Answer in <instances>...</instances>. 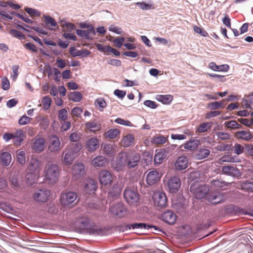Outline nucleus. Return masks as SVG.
<instances>
[{
  "instance_id": "nucleus-9",
  "label": "nucleus",
  "mask_w": 253,
  "mask_h": 253,
  "mask_svg": "<svg viewBox=\"0 0 253 253\" xmlns=\"http://www.w3.org/2000/svg\"><path fill=\"white\" fill-rule=\"evenodd\" d=\"M181 186V180L176 176L170 177L167 182V186L169 190L172 193H176Z\"/></svg>"
},
{
  "instance_id": "nucleus-26",
  "label": "nucleus",
  "mask_w": 253,
  "mask_h": 253,
  "mask_svg": "<svg viewBox=\"0 0 253 253\" xmlns=\"http://www.w3.org/2000/svg\"><path fill=\"white\" fill-rule=\"evenodd\" d=\"M44 20L47 27L51 30H55L58 28L56 20L50 16H43Z\"/></svg>"
},
{
  "instance_id": "nucleus-4",
  "label": "nucleus",
  "mask_w": 253,
  "mask_h": 253,
  "mask_svg": "<svg viewBox=\"0 0 253 253\" xmlns=\"http://www.w3.org/2000/svg\"><path fill=\"white\" fill-rule=\"evenodd\" d=\"M76 193L72 191H63L60 194V202L63 205H69L77 198Z\"/></svg>"
},
{
  "instance_id": "nucleus-21",
  "label": "nucleus",
  "mask_w": 253,
  "mask_h": 253,
  "mask_svg": "<svg viewBox=\"0 0 253 253\" xmlns=\"http://www.w3.org/2000/svg\"><path fill=\"white\" fill-rule=\"evenodd\" d=\"M160 179V176L157 170L149 172L146 176V181L149 185H153L156 183Z\"/></svg>"
},
{
  "instance_id": "nucleus-33",
  "label": "nucleus",
  "mask_w": 253,
  "mask_h": 253,
  "mask_svg": "<svg viewBox=\"0 0 253 253\" xmlns=\"http://www.w3.org/2000/svg\"><path fill=\"white\" fill-rule=\"evenodd\" d=\"M11 155L8 152H2L0 156V160L1 164L4 166H8L11 162Z\"/></svg>"
},
{
  "instance_id": "nucleus-62",
  "label": "nucleus",
  "mask_w": 253,
  "mask_h": 253,
  "mask_svg": "<svg viewBox=\"0 0 253 253\" xmlns=\"http://www.w3.org/2000/svg\"><path fill=\"white\" fill-rule=\"evenodd\" d=\"M115 122L117 124L124 125L126 126H131V122H129V121L125 120L124 119L120 118H118L116 119L115 120Z\"/></svg>"
},
{
  "instance_id": "nucleus-45",
  "label": "nucleus",
  "mask_w": 253,
  "mask_h": 253,
  "mask_svg": "<svg viewBox=\"0 0 253 253\" xmlns=\"http://www.w3.org/2000/svg\"><path fill=\"white\" fill-rule=\"evenodd\" d=\"M167 138L163 135L154 137L152 139V143L156 145L164 144L167 142Z\"/></svg>"
},
{
  "instance_id": "nucleus-59",
  "label": "nucleus",
  "mask_w": 253,
  "mask_h": 253,
  "mask_svg": "<svg viewBox=\"0 0 253 253\" xmlns=\"http://www.w3.org/2000/svg\"><path fill=\"white\" fill-rule=\"evenodd\" d=\"M233 151L237 155L242 154L244 151L243 147L239 144H235L233 146Z\"/></svg>"
},
{
  "instance_id": "nucleus-61",
  "label": "nucleus",
  "mask_w": 253,
  "mask_h": 253,
  "mask_svg": "<svg viewBox=\"0 0 253 253\" xmlns=\"http://www.w3.org/2000/svg\"><path fill=\"white\" fill-rule=\"evenodd\" d=\"M67 111L66 109H61L58 113V118L62 121H65L67 118Z\"/></svg>"
},
{
  "instance_id": "nucleus-64",
  "label": "nucleus",
  "mask_w": 253,
  "mask_h": 253,
  "mask_svg": "<svg viewBox=\"0 0 253 253\" xmlns=\"http://www.w3.org/2000/svg\"><path fill=\"white\" fill-rule=\"evenodd\" d=\"M9 33L11 36L15 38L21 39L24 37V35L16 29L10 30Z\"/></svg>"
},
{
  "instance_id": "nucleus-1",
  "label": "nucleus",
  "mask_w": 253,
  "mask_h": 253,
  "mask_svg": "<svg viewBox=\"0 0 253 253\" xmlns=\"http://www.w3.org/2000/svg\"><path fill=\"white\" fill-rule=\"evenodd\" d=\"M81 149V145L79 144L74 143L68 146L64 152V163L66 165H71Z\"/></svg>"
},
{
  "instance_id": "nucleus-50",
  "label": "nucleus",
  "mask_w": 253,
  "mask_h": 253,
  "mask_svg": "<svg viewBox=\"0 0 253 253\" xmlns=\"http://www.w3.org/2000/svg\"><path fill=\"white\" fill-rule=\"evenodd\" d=\"M51 99L48 96H44L42 100L43 108L45 110L48 109L51 105Z\"/></svg>"
},
{
  "instance_id": "nucleus-2",
  "label": "nucleus",
  "mask_w": 253,
  "mask_h": 253,
  "mask_svg": "<svg viewBox=\"0 0 253 253\" xmlns=\"http://www.w3.org/2000/svg\"><path fill=\"white\" fill-rule=\"evenodd\" d=\"M60 170L56 164H50L44 169L45 178L51 183H54L58 180Z\"/></svg>"
},
{
  "instance_id": "nucleus-28",
  "label": "nucleus",
  "mask_w": 253,
  "mask_h": 253,
  "mask_svg": "<svg viewBox=\"0 0 253 253\" xmlns=\"http://www.w3.org/2000/svg\"><path fill=\"white\" fill-rule=\"evenodd\" d=\"M235 135L238 139L249 141L253 138V135L249 131H239L235 133Z\"/></svg>"
},
{
  "instance_id": "nucleus-37",
  "label": "nucleus",
  "mask_w": 253,
  "mask_h": 253,
  "mask_svg": "<svg viewBox=\"0 0 253 253\" xmlns=\"http://www.w3.org/2000/svg\"><path fill=\"white\" fill-rule=\"evenodd\" d=\"M92 163L95 167H102L105 165L106 159L102 156H98L93 159Z\"/></svg>"
},
{
  "instance_id": "nucleus-36",
  "label": "nucleus",
  "mask_w": 253,
  "mask_h": 253,
  "mask_svg": "<svg viewBox=\"0 0 253 253\" xmlns=\"http://www.w3.org/2000/svg\"><path fill=\"white\" fill-rule=\"evenodd\" d=\"M134 139V136L131 134H128L124 136L121 141L122 146L127 147L130 146Z\"/></svg>"
},
{
  "instance_id": "nucleus-42",
  "label": "nucleus",
  "mask_w": 253,
  "mask_h": 253,
  "mask_svg": "<svg viewBox=\"0 0 253 253\" xmlns=\"http://www.w3.org/2000/svg\"><path fill=\"white\" fill-rule=\"evenodd\" d=\"M60 26L63 29L64 32H71L74 28V24L71 23L66 22L65 20H60L59 22Z\"/></svg>"
},
{
  "instance_id": "nucleus-40",
  "label": "nucleus",
  "mask_w": 253,
  "mask_h": 253,
  "mask_svg": "<svg viewBox=\"0 0 253 253\" xmlns=\"http://www.w3.org/2000/svg\"><path fill=\"white\" fill-rule=\"evenodd\" d=\"M102 148L106 154H112L115 152V146L111 144H102Z\"/></svg>"
},
{
  "instance_id": "nucleus-52",
  "label": "nucleus",
  "mask_w": 253,
  "mask_h": 253,
  "mask_svg": "<svg viewBox=\"0 0 253 253\" xmlns=\"http://www.w3.org/2000/svg\"><path fill=\"white\" fill-rule=\"evenodd\" d=\"M25 10L31 16L39 17L40 16V12L35 9L27 7L25 8Z\"/></svg>"
},
{
  "instance_id": "nucleus-57",
  "label": "nucleus",
  "mask_w": 253,
  "mask_h": 253,
  "mask_svg": "<svg viewBox=\"0 0 253 253\" xmlns=\"http://www.w3.org/2000/svg\"><path fill=\"white\" fill-rule=\"evenodd\" d=\"M95 104L96 106L100 108H104L106 106V103L104 99L102 98H98L95 101Z\"/></svg>"
},
{
  "instance_id": "nucleus-58",
  "label": "nucleus",
  "mask_w": 253,
  "mask_h": 253,
  "mask_svg": "<svg viewBox=\"0 0 253 253\" xmlns=\"http://www.w3.org/2000/svg\"><path fill=\"white\" fill-rule=\"evenodd\" d=\"M125 40L124 37H121L120 38H116L113 41V42L116 47L120 48L123 45Z\"/></svg>"
},
{
  "instance_id": "nucleus-20",
  "label": "nucleus",
  "mask_w": 253,
  "mask_h": 253,
  "mask_svg": "<svg viewBox=\"0 0 253 253\" xmlns=\"http://www.w3.org/2000/svg\"><path fill=\"white\" fill-rule=\"evenodd\" d=\"M188 166V160L185 156L179 157L174 163V167L177 170L185 169Z\"/></svg>"
},
{
  "instance_id": "nucleus-8",
  "label": "nucleus",
  "mask_w": 253,
  "mask_h": 253,
  "mask_svg": "<svg viewBox=\"0 0 253 253\" xmlns=\"http://www.w3.org/2000/svg\"><path fill=\"white\" fill-rule=\"evenodd\" d=\"M110 212L113 215L119 217L125 216L126 213V210L122 203H118L112 206L109 209Z\"/></svg>"
},
{
  "instance_id": "nucleus-19",
  "label": "nucleus",
  "mask_w": 253,
  "mask_h": 253,
  "mask_svg": "<svg viewBox=\"0 0 253 253\" xmlns=\"http://www.w3.org/2000/svg\"><path fill=\"white\" fill-rule=\"evenodd\" d=\"M167 198L165 193L158 192L155 194V204L158 207H165L167 204Z\"/></svg>"
},
{
  "instance_id": "nucleus-14",
  "label": "nucleus",
  "mask_w": 253,
  "mask_h": 253,
  "mask_svg": "<svg viewBox=\"0 0 253 253\" xmlns=\"http://www.w3.org/2000/svg\"><path fill=\"white\" fill-rule=\"evenodd\" d=\"M0 14L1 16H2L9 20H12L13 19L12 15H16L18 17L22 19L23 20V21H24L25 22L28 23H32V20L30 19V18H29L26 15L25 13H24L23 15H20L19 14L16 13L15 12H14V11L8 13L6 10H2L0 12Z\"/></svg>"
},
{
  "instance_id": "nucleus-18",
  "label": "nucleus",
  "mask_w": 253,
  "mask_h": 253,
  "mask_svg": "<svg viewBox=\"0 0 253 253\" xmlns=\"http://www.w3.org/2000/svg\"><path fill=\"white\" fill-rule=\"evenodd\" d=\"M140 156L138 154L128 155L126 166L128 169L134 168L138 165Z\"/></svg>"
},
{
  "instance_id": "nucleus-56",
  "label": "nucleus",
  "mask_w": 253,
  "mask_h": 253,
  "mask_svg": "<svg viewBox=\"0 0 253 253\" xmlns=\"http://www.w3.org/2000/svg\"><path fill=\"white\" fill-rule=\"evenodd\" d=\"M83 228L87 229L90 225V220L87 218H83L79 220Z\"/></svg>"
},
{
  "instance_id": "nucleus-11",
  "label": "nucleus",
  "mask_w": 253,
  "mask_h": 253,
  "mask_svg": "<svg viewBox=\"0 0 253 253\" xmlns=\"http://www.w3.org/2000/svg\"><path fill=\"white\" fill-rule=\"evenodd\" d=\"M113 179V176L108 170H101L99 173V180L102 185L105 186L111 184Z\"/></svg>"
},
{
  "instance_id": "nucleus-48",
  "label": "nucleus",
  "mask_w": 253,
  "mask_h": 253,
  "mask_svg": "<svg viewBox=\"0 0 253 253\" xmlns=\"http://www.w3.org/2000/svg\"><path fill=\"white\" fill-rule=\"evenodd\" d=\"M69 98L74 102H79L82 98V94L79 91L73 92L70 93Z\"/></svg>"
},
{
  "instance_id": "nucleus-63",
  "label": "nucleus",
  "mask_w": 253,
  "mask_h": 253,
  "mask_svg": "<svg viewBox=\"0 0 253 253\" xmlns=\"http://www.w3.org/2000/svg\"><path fill=\"white\" fill-rule=\"evenodd\" d=\"M83 111V109L81 107H75L72 110L71 114L74 116L79 117L82 113Z\"/></svg>"
},
{
  "instance_id": "nucleus-25",
  "label": "nucleus",
  "mask_w": 253,
  "mask_h": 253,
  "mask_svg": "<svg viewBox=\"0 0 253 253\" xmlns=\"http://www.w3.org/2000/svg\"><path fill=\"white\" fill-rule=\"evenodd\" d=\"M154 157V162L156 164H161L167 159V152L164 149H161L158 152L156 151Z\"/></svg>"
},
{
  "instance_id": "nucleus-7",
  "label": "nucleus",
  "mask_w": 253,
  "mask_h": 253,
  "mask_svg": "<svg viewBox=\"0 0 253 253\" xmlns=\"http://www.w3.org/2000/svg\"><path fill=\"white\" fill-rule=\"evenodd\" d=\"M128 154L126 152H120L116 158L115 169L117 171L123 170L126 166Z\"/></svg>"
},
{
  "instance_id": "nucleus-47",
  "label": "nucleus",
  "mask_w": 253,
  "mask_h": 253,
  "mask_svg": "<svg viewBox=\"0 0 253 253\" xmlns=\"http://www.w3.org/2000/svg\"><path fill=\"white\" fill-rule=\"evenodd\" d=\"M225 106L224 101H215L208 104V107L211 109L215 110L220 108H223Z\"/></svg>"
},
{
  "instance_id": "nucleus-23",
  "label": "nucleus",
  "mask_w": 253,
  "mask_h": 253,
  "mask_svg": "<svg viewBox=\"0 0 253 253\" xmlns=\"http://www.w3.org/2000/svg\"><path fill=\"white\" fill-rule=\"evenodd\" d=\"M84 184V190L86 193L94 192L97 189L96 182L92 179H86Z\"/></svg>"
},
{
  "instance_id": "nucleus-34",
  "label": "nucleus",
  "mask_w": 253,
  "mask_h": 253,
  "mask_svg": "<svg viewBox=\"0 0 253 253\" xmlns=\"http://www.w3.org/2000/svg\"><path fill=\"white\" fill-rule=\"evenodd\" d=\"M85 126L88 130L93 132L99 131L101 127L100 124L94 121L87 122L85 124Z\"/></svg>"
},
{
  "instance_id": "nucleus-41",
  "label": "nucleus",
  "mask_w": 253,
  "mask_h": 253,
  "mask_svg": "<svg viewBox=\"0 0 253 253\" xmlns=\"http://www.w3.org/2000/svg\"><path fill=\"white\" fill-rule=\"evenodd\" d=\"M241 189L248 192L253 193V182L247 180L242 183L241 184Z\"/></svg>"
},
{
  "instance_id": "nucleus-27",
  "label": "nucleus",
  "mask_w": 253,
  "mask_h": 253,
  "mask_svg": "<svg viewBox=\"0 0 253 253\" xmlns=\"http://www.w3.org/2000/svg\"><path fill=\"white\" fill-rule=\"evenodd\" d=\"M12 134L13 138L15 139L14 141V145L16 146L20 145L25 137L23 130L21 129H18Z\"/></svg>"
},
{
  "instance_id": "nucleus-16",
  "label": "nucleus",
  "mask_w": 253,
  "mask_h": 253,
  "mask_svg": "<svg viewBox=\"0 0 253 253\" xmlns=\"http://www.w3.org/2000/svg\"><path fill=\"white\" fill-rule=\"evenodd\" d=\"M161 218L169 224H173L176 220L177 216L172 211H168L161 214Z\"/></svg>"
},
{
  "instance_id": "nucleus-43",
  "label": "nucleus",
  "mask_w": 253,
  "mask_h": 253,
  "mask_svg": "<svg viewBox=\"0 0 253 253\" xmlns=\"http://www.w3.org/2000/svg\"><path fill=\"white\" fill-rule=\"evenodd\" d=\"M69 51L70 54L73 57L81 56L82 55V53H84L86 55H88L90 53L89 51L87 50H84L82 51L77 49L74 47H71L70 48Z\"/></svg>"
},
{
  "instance_id": "nucleus-24",
  "label": "nucleus",
  "mask_w": 253,
  "mask_h": 253,
  "mask_svg": "<svg viewBox=\"0 0 253 253\" xmlns=\"http://www.w3.org/2000/svg\"><path fill=\"white\" fill-rule=\"evenodd\" d=\"M222 171L223 173L230 176L237 175L239 172L238 169L233 166H225L222 167Z\"/></svg>"
},
{
  "instance_id": "nucleus-53",
  "label": "nucleus",
  "mask_w": 253,
  "mask_h": 253,
  "mask_svg": "<svg viewBox=\"0 0 253 253\" xmlns=\"http://www.w3.org/2000/svg\"><path fill=\"white\" fill-rule=\"evenodd\" d=\"M193 30L195 33L200 34L204 37H207L209 36V34L207 31L197 26H194L193 27Z\"/></svg>"
},
{
  "instance_id": "nucleus-30",
  "label": "nucleus",
  "mask_w": 253,
  "mask_h": 253,
  "mask_svg": "<svg viewBox=\"0 0 253 253\" xmlns=\"http://www.w3.org/2000/svg\"><path fill=\"white\" fill-rule=\"evenodd\" d=\"M39 173L31 172L27 173L25 176V180L27 184L32 185L36 183L39 178Z\"/></svg>"
},
{
  "instance_id": "nucleus-49",
  "label": "nucleus",
  "mask_w": 253,
  "mask_h": 253,
  "mask_svg": "<svg viewBox=\"0 0 253 253\" xmlns=\"http://www.w3.org/2000/svg\"><path fill=\"white\" fill-rule=\"evenodd\" d=\"M226 127L230 129H238L242 126L241 125L238 124L236 121H231L225 123Z\"/></svg>"
},
{
  "instance_id": "nucleus-12",
  "label": "nucleus",
  "mask_w": 253,
  "mask_h": 253,
  "mask_svg": "<svg viewBox=\"0 0 253 253\" xmlns=\"http://www.w3.org/2000/svg\"><path fill=\"white\" fill-rule=\"evenodd\" d=\"M50 192L46 189H40L35 193L33 197L35 201L39 202H45L48 200Z\"/></svg>"
},
{
  "instance_id": "nucleus-35",
  "label": "nucleus",
  "mask_w": 253,
  "mask_h": 253,
  "mask_svg": "<svg viewBox=\"0 0 253 253\" xmlns=\"http://www.w3.org/2000/svg\"><path fill=\"white\" fill-rule=\"evenodd\" d=\"M213 125L212 122H204L201 123L196 128V132L198 133H204L211 129Z\"/></svg>"
},
{
  "instance_id": "nucleus-31",
  "label": "nucleus",
  "mask_w": 253,
  "mask_h": 253,
  "mask_svg": "<svg viewBox=\"0 0 253 253\" xmlns=\"http://www.w3.org/2000/svg\"><path fill=\"white\" fill-rule=\"evenodd\" d=\"M156 99L163 103L164 104H169L173 99V97L170 94L166 95H157L156 97Z\"/></svg>"
},
{
  "instance_id": "nucleus-29",
  "label": "nucleus",
  "mask_w": 253,
  "mask_h": 253,
  "mask_svg": "<svg viewBox=\"0 0 253 253\" xmlns=\"http://www.w3.org/2000/svg\"><path fill=\"white\" fill-rule=\"evenodd\" d=\"M209 149L205 148H200L197 149L196 157L198 160H202L207 158L210 154Z\"/></svg>"
},
{
  "instance_id": "nucleus-13",
  "label": "nucleus",
  "mask_w": 253,
  "mask_h": 253,
  "mask_svg": "<svg viewBox=\"0 0 253 253\" xmlns=\"http://www.w3.org/2000/svg\"><path fill=\"white\" fill-rule=\"evenodd\" d=\"M225 197L223 193L214 192L207 196L208 201L212 204H217L225 200Z\"/></svg>"
},
{
  "instance_id": "nucleus-60",
  "label": "nucleus",
  "mask_w": 253,
  "mask_h": 253,
  "mask_svg": "<svg viewBox=\"0 0 253 253\" xmlns=\"http://www.w3.org/2000/svg\"><path fill=\"white\" fill-rule=\"evenodd\" d=\"M19 65H14L12 66V75L11 78L13 81H16L18 75Z\"/></svg>"
},
{
  "instance_id": "nucleus-51",
  "label": "nucleus",
  "mask_w": 253,
  "mask_h": 253,
  "mask_svg": "<svg viewBox=\"0 0 253 253\" xmlns=\"http://www.w3.org/2000/svg\"><path fill=\"white\" fill-rule=\"evenodd\" d=\"M81 136L82 135L80 132L76 131L71 133L69 136V138L71 141L77 142L80 139Z\"/></svg>"
},
{
  "instance_id": "nucleus-54",
  "label": "nucleus",
  "mask_w": 253,
  "mask_h": 253,
  "mask_svg": "<svg viewBox=\"0 0 253 253\" xmlns=\"http://www.w3.org/2000/svg\"><path fill=\"white\" fill-rule=\"evenodd\" d=\"M1 87L4 90H7L10 88V83L7 78L6 77H3L1 79Z\"/></svg>"
},
{
  "instance_id": "nucleus-15",
  "label": "nucleus",
  "mask_w": 253,
  "mask_h": 253,
  "mask_svg": "<svg viewBox=\"0 0 253 253\" xmlns=\"http://www.w3.org/2000/svg\"><path fill=\"white\" fill-rule=\"evenodd\" d=\"M86 149L89 152H93L99 146V139L96 137L88 139L85 143Z\"/></svg>"
},
{
  "instance_id": "nucleus-55",
  "label": "nucleus",
  "mask_w": 253,
  "mask_h": 253,
  "mask_svg": "<svg viewBox=\"0 0 253 253\" xmlns=\"http://www.w3.org/2000/svg\"><path fill=\"white\" fill-rule=\"evenodd\" d=\"M32 118L26 115H24L19 120L18 123L20 125H25L29 124Z\"/></svg>"
},
{
  "instance_id": "nucleus-46",
  "label": "nucleus",
  "mask_w": 253,
  "mask_h": 253,
  "mask_svg": "<svg viewBox=\"0 0 253 253\" xmlns=\"http://www.w3.org/2000/svg\"><path fill=\"white\" fill-rule=\"evenodd\" d=\"M17 161L21 165H24L26 162L25 153L24 151H20L16 152Z\"/></svg>"
},
{
  "instance_id": "nucleus-38",
  "label": "nucleus",
  "mask_w": 253,
  "mask_h": 253,
  "mask_svg": "<svg viewBox=\"0 0 253 253\" xmlns=\"http://www.w3.org/2000/svg\"><path fill=\"white\" fill-rule=\"evenodd\" d=\"M120 134V131L117 128H111L109 129L107 132H105L104 135L106 138L110 139L116 138Z\"/></svg>"
},
{
  "instance_id": "nucleus-17",
  "label": "nucleus",
  "mask_w": 253,
  "mask_h": 253,
  "mask_svg": "<svg viewBox=\"0 0 253 253\" xmlns=\"http://www.w3.org/2000/svg\"><path fill=\"white\" fill-rule=\"evenodd\" d=\"M42 163L37 157H32L28 166L30 171L39 173L41 169Z\"/></svg>"
},
{
  "instance_id": "nucleus-5",
  "label": "nucleus",
  "mask_w": 253,
  "mask_h": 253,
  "mask_svg": "<svg viewBox=\"0 0 253 253\" xmlns=\"http://www.w3.org/2000/svg\"><path fill=\"white\" fill-rule=\"evenodd\" d=\"M124 196L127 202L130 204L136 203L139 200L137 191L129 187L126 188L124 191Z\"/></svg>"
},
{
  "instance_id": "nucleus-39",
  "label": "nucleus",
  "mask_w": 253,
  "mask_h": 253,
  "mask_svg": "<svg viewBox=\"0 0 253 253\" xmlns=\"http://www.w3.org/2000/svg\"><path fill=\"white\" fill-rule=\"evenodd\" d=\"M239 161V159L236 157L232 155H224L219 159V162L221 164L224 162L236 163Z\"/></svg>"
},
{
  "instance_id": "nucleus-3",
  "label": "nucleus",
  "mask_w": 253,
  "mask_h": 253,
  "mask_svg": "<svg viewBox=\"0 0 253 253\" xmlns=\"http://www.w3.org/2000/svg\"><path fill=\"white\" fill-rule=\"evenodd\" d=\"M210 188L208 186L205 184H200L194 183L190 186V191L194 195L197 199L204 198L209 192Z\"/></svg>"
},
{
  "instance_id": "nucleus-10",
  "label": "nucleus",
  "mask_w": 253,
  "mask_h": 253,
  "mask_svg": "<svg viewBox=\"0 0 253 253\" xmlns=\"http://www.w3.org/2000/svg\"><path fill=\"white\" fill-rule=\"evenodd\" d=\"M62 147L59 138L55 135H52L49 139L48 150L50 152H56L60 151Z\"/></svg>"
},
{
  "instance_id": "nucleus-6",
  "label": "nucleus",
  "mask_w": 253,
  "mask_h": 253,
  "mask_svg": "<svg viewBox=\"0 0 253 253\" xmlns=\"http://www.w3.org/2000/svg\"><path fill=\"white\" fill-rule=\"evenodd\" d=\"M31 148L35 153H40L45 148V140L41 137H36L33 140Z\"/></svg>"
},
{
  "instance_id": "nucleus-22",
  "label": "nucleus",
  "mask_w": 253,
  "mask_h": 253,
  "mask_svg": "<svg viewBox=\"0 0 253 253\" xmlns=\"http://www.w3.org/2000/svg\"><path fill=\"white\" fill-rule=\"evenodd\" d=\"M72 172L75 178L81 176L84 173V165L81 163L74 165L72 167Z\"/></svg>"
},
{
  "instance_id": "nucleus-32",
  "label": "nucleus",
  "mask_w": 253,
  "mask_h": 253,
  "mask_svg": "<svg viewBox=\"0 0 253 253\" xmlns=\"http://www.w3.org/2000/svg\"><path fill=\"white\" fill-rule=\"evenodd\" d=\"M200 143V141L199 140L196 139H191L184 144V147L186 149L189 150H193L197 148Z\"/></svg>"
},
{
  "instance_id": "nucleus-44",
  "label": "nucleus",
  "mask_w": 253,
  "mask_h": 253,
  "mask_svg": "<svg viewBox=\"0 0 253 253\" xmlns=\"http://www.w3.org/2000/svg\"><path fill=\"white\" fill-rule=\"evenodd\" d=\"M147 225L143 223H135L133 224H127L125 226L126 230L130 229L132 228L135 229H145L146 228Z\"/></svg>"
}]
</instances>
